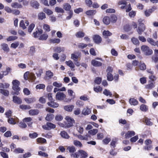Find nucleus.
<instances>
[{
	"label": "nucleus",
	"instance_id": "f257e3e1",
	"mask_svg": "<svg viewBox=\"0 0 158 158\" xmlns=\"http://www.w3.org/2000/svg\"><path fill=\"white\" fill-rule=\"evenodd\" d=\"M12 89L15 91L13 94V95H18L19 94V91L20 90V88L19 87L20 82L17 80H15L12 82Z\"/></svg>",
	"mask_w": 158,
	"mask_h": 158
},
{
	"label": "nucleus",
	"instance_id": "f03ea898",
	"mask_svg": "<svg viewBox=\"0 0 158 158\" xmlns=\"http://www.w3.org/2000/svg\"><path fill=\"white\" fill-rule=\"evenodd\" d=\"M66 95L63 92H59L57 93L56 95V99L59 101L64 100L65 102H69L71 101V99H65Z\"/></svg>",
	"mask_w": 158,
	"mask_h": 158
},
{
	"label": "nucleus",
	"instance_id": "7ed1b4c3",
	"mask_svg": "<svg viewBox=\"0 0 158 158\" xmlns=\"http://www.w3.org/2000/svg\"><path fill=\"white\" fill-rule=\"evenodd\" d=\"M142 52L145 55L149 56L152 55L153 53L152 50L148 46L146 45H143L141 46V48Z\"/></svg>",
	"mask_w": 158,
	"mask_h": 158
},
{
	"label": "nucleus",
	"instance_id": "20e7f679",
	"mask_svg": "<svg viewBox=\"0 0 158 158\" xmlns=\"http://www.w3.org/2000/svg\"><path fill=\"white\" fill-rule=\"evenodd\" d=\"M56 125L51 123H47L46 125H43L42 127L43 129L47 130H50L52 129H54L56 127Z\"/></svg>",
	"mask_w": 158,
	"mask_h": 158
},
{
	"label": "nucleus",
	"instance_id": "39448f33",
	"mask_svg": "<svg viewBox=\"0 0 158 158\" xmlns=\"http://www.w3.org/2000/svg\"><path fill=\"white\" fill-rule=\"evenodd\" d=\"M157 7L156 6H153L152 8L146 10L144 11V14L147 17H149L151 14L155 10L157 9Z\"/></svg>",
	"mask_w": 158,
	"mask_h": 158
},
{
	"label": "nucleus",
	"instance_id": "423d86ee",
	"mask_svg": "<svg viewBox=\"0 0 158 158\" xmlns=\"http://www.w3.org/2000/svg\"><path fill=\"white\" fill-rule=\"evenodd\" d=\"M67 120L68 124L66 126L68 127H72L73 125V123L74 122V120L69 116H67L65 118Z\"/></svg>",
	"mask_w": 158,
	"mask_h": 158
},
{
	"label": "nucleus",
	"instance_id": "0eeeda50",
	"mask_svg": "<svg viewBox=\"0 0 158 158\" xmlns=\"http://www.w3.org/2000/svg\"><path fill=\"white\" fill-rule=\"evenodd\" d=\"M29 24L28 21L27 20H22L20 22V27L23 29H25Z\"/></svg>",
	"mask_w": 158,
	"mask_h": 158
},
{
	"label": "nucleus",
	"instance_id": "6e6552de",
	"mask_svg": "<svg viewBox=\"0 0 158 158\" xmlns=\"http://www.w3.org/2000/svg\"><path fill=\"white\" fill-rule=\"evenodd\" d=\"M91 112V109L87 106L83 109L81 111V113L84 115H87L90 114Z\"/></svg>",
	"mask_w": 158,
	"mask_h": 158
},
{
	"label": "nucleus",
	"instance_id": "1a4fd4ad",
	"mask_svg": "<svg viewBox=\"0 0 158 158\" xmlns=\"http://www.w3.org/2000/svg\"><path fill=\"white\" fill-rule=\"evenodd\" d=\"M145 29V27L143 23H139L137 29V31L139 34H141Z\"/></svg>",
	"mask_w": 158,
	"mask_h": 158
},
{
	"label": "nucleus",
	"instance_id": "9d476101",
	"mask_svg": "<svg viewBox=\"0 0 158 158\" xmlns=\"http://www.w3.org/2000/svg\"><path fill=\"white\" fill-rule=\"evenodd\" d=\"M74 108V106L73 105H66L64 106V109L65 111L69 112H72Z\"/></svg>",
	"mask_w": 158,
	"mask_h": 158
},
{
	"label": "nucleus",
	"instance_id": "9b49d317",
	"mask_svg": "<svg viewBox=\"0 0 158 158\" xmlns=\"http://www.w3.org/2000/svg\"><path fill=\"white\" fill-rule=\"evenodd\" d=\"M75 136L77 137L79 139L81 140H88L89 137V136L88 134H86L85 136L82 135H75Z\"/></svg>",
	"mask_w": 158,
	"mask_h": 158
},
{
	"label": "nucleus",
	"instance_id": "f8f14e48",
	"mask_svg": "<svg viewBox=\"0 0 158 158\" xmlns=\"http://www.w3.org/2000/svg\"><path fill=\"white\" fill-rule=\"evenodd\" d=\"M47 104L48 106L54 108L58 107L59 105L57 103L54 102L53 100L48 102Z\"/></svg>",
	"mask_w": 158,
	"mask_h": 158
},
{
	"label": "nucleus",
	"instance_id": "ddd939ff",
	"mask_svg": "<svg viewBox=\"0 0 158 158\" xmlns=\"http://www.w3.org/2000/svg\"><path fill=\"white\" fill-rule=\"evenodd\" d=\"M32 120V119L31 117H27L24 118L23 119V122L27 123L29 126H31L33 123V122L31 121Z\"/></svg>",
	"mask_w": 158,
	"mask_h": 158
},
{
	"label": "nucleus",
	"instance_id": "4468645a",
	"mask_svg": "<svg viewBox=\"0 0 158 158\" xmlns=\"http://www.w3.org/2000/svg\"><path fill=\"white\" fill-rule=\"evenodd\" d=\"M78 153L79 155V156H80V158H85L87 157L88 156L87 153L85 151L82 150H79Z\"/></svg>",
	"mask_w": 158,
	"mask_h": 158
},
{
	"label": "nucleus",
	"instance_id": "2eb2a0df",
	"mask_svg": "<svg viewBox=\"0 0 158 158\" xmlns=\"http://www.w3.org/2000/svg\"><path fill=\"white\" fill-rule=\"evenodd\" d=\"M13 101L15 103L18 104H20L22 102V100L20 98L15 96L13 97Z\"/></svg>",
	"mask_w": 158,
	"mask_h": 158
},
{
	"label": "nucleus",
	"instance_id": "dca6fc26",
	"mask_svg": "<svg viewBox=\"0 0 158 158\" xmlns=\"http://www.w3.org/2000/svg\"><path fill=\"white\" fill-rule=\"evenodd\" d=\"M93 39L94 42L97 44L100 43L102 40V38L101 37L98 35H94Z\"/></svg>",
	"mask_w": 158,
	"mask_h": 158
},
{
	"label": "nucleus",
	"instance_id": "f3484780",
	"mask_svg": "<svg viewBox=\"0 0 158 158\" xmlns=\"http://www.w3.org/2000/svg\"><path fill=\"white\" fill-rule=\"evenodd\" d=\"M24 100L27 104H30L34 102L35 101V98H24Z\"/></svg>",
	"mask_w": 158,
	"mask_h": 158
},
{
	"label": "nucleus",
	"instance_id": "a211bd4d",
	"mask_svg": "<svg viewBox=\"0 0 158 158\" xmlns=\"http://www.w3.org/2000/svg\"><path fill=\"white\" fill-rule=\"evenodd\" d=\"M135 132L133 131H128L125 135V138L126 139L131 137L135 135Z\"/></svg>",
	"mask_w": 158,
	"mask_h": 158
},
{
	"label": "nucleus",
	"instance_id": "6ab92c4d",
	"mask_svg": "<svg viewBox=\"0 0 158 158\" xmlns=\"http://www.w3.org/2000/svg\"><path fill=\"white\" fill-rule=\"evenodd\" d=\"M91 64L94 66L98 67L102 65V63L100 61L93 60L91 61Z\"/></svg>",
	"mask_w": 158,
	"mask_h": 158
},
{
	"label": "nucleus",
	"instance_id": "aec40b11",
	"mask_svg": "<svg viewBox=\"0 0 158 158\" xmlns=\"http://www.w3.org/2000/svg\"><path fill=\"white\" fill-rule=\"evenodd\" d=\"M129 102L131 105L135 106L138 103V101L134 98H131L129 100Z\"/></svg>",
	"mask_w": 158,
	"mask_h": 158
},
{
	"label": "nucleus",
	"instance_id": "412c9836",
	"mask_svg": "<svg viewBox=\"0 0 158 158\" xmlns=\"http://www.w3.org/2000/svg\"><path fill=\"white\" fill-rule=\"evenodd\" d=\"M35 73L37 77H40L43 73V70L41 68H37L35 69Z\"/></svg>",
	"mask_w": 158,
	"mask_h": 158
},
{
	"label": "nucleus",
	"instance_id": "4be33fe9",
	"mask_svg": "<svg viewBox=\"0 0 158 158\" xmlns=\"http://www.w3.org/2000/svg\"><path fill=\"white\" fill-rule=\"evenodd\" d=\"M0 92L5 96H8L9 94V91L7 90L4 89H0Z\"/></svg>",
	"mask_w": 158,
	"mask_h": 158
},
{
	"label": "nucleus",
	"instance_id": "5701e85b",
	"mask_svg": "<svg viewBox=\"0 0 158 158\" xmlns=\"http://www.w3.org/2000/svg\"><path fill=\"white\" fill-rule=\"evenodd\" d=\"M38 19L39 20H42L46 17V15L43 12H40L38 14Z\"/></svg>",
	"mask_w": 158,
	"mask_h": 158
},
{
	"label": "nucleus",
	"instance_id": "b1692460",
	"mask_svg": "<svg viewBox=\"0 0 158 158\" xmlns=\"http://www.w3.org/2000/svg\"><path fill=\"white\" fill-rule=\"evenodd\" d=\"M31 6L36 9L39 8L40 6L39 3L37 1H36L32 2L31 3Z\"/></svg>",
	"mask_w": 158,
	"mask_h": 158
},
{
	"label": "nucleus",
	"instance_id": "393cba45",
	"mask_svg": "<svg viewBox=\"0 0 158 158\" xmlns=\"http://www.w3.org/2000/svg\"><path fill=\"white\" fill-rule=\"evenodd\" d=\"M73 144L76 147L81 148L83 147V145L82 143L79 141L75 140L73 141Z\"/></svg>",
	"mask_w": 158,
	"mask_h": 158
},
{
	"label": "nucleus",
	"instance_id": "a878e982",
	"mask_svg": "<svg viewBox=\"0 0 158 158\" xmlns=\"http://www.w3.org/2000/svg\"><path fill=\"white\" fill-rule=\"evenodd\" d=\"M39 113V111L37 110H31L29 111V113L31 115H37Z\"/></svg>",
	"mask_w": 158,
	"mask_h": 158
},
{
	"label": "nucleus",
	"instance_id": "bb28decb",
	"mask_svg": "<svg viewBox=\"0 0 158 158\" xmlns=\"http://www.w3.org/2000/svg\"><path fill=\"white\" fill-rule=\"evenodd\" d=\"M63 9L66 11H69L71 9V5L68 3H64L63 6Z\"/></svg>",
	"mask_w": 158,
	"mask_h": 158
},
{
	"label": "nucleus",
	"instance_id": "cd10ccee",
	"mask_svg": "<svg viewBox=\"0 0 158 158\" xmlns=\"http://www.w3.org/2000/svg\"><path fill=\"white\" fill-rule=\"evenodd\" d=\"M54 51L58 53H60L61 52H63L64 50V48L60 47H57L54 48Z\"/></svg>",
	"mask_w": 158,
	"mask_h": 158
},
{
	"label": "nucleus",
	"instance_id": "c85d7f7f",
	"mask_svg": "<svg viewBox=\"0 0 158 158\" xmlns=\"http://www.w3.org/2000/svg\"><path fill=\"white\" fill-rule=\"evenodd\" d=\"M1 46L2 49L5 51L8 52L9 51V48L7 44L3 43L1 44Z\"/></svg>",
	"mask_w": 158,
	"mask_h": 158
},
{
	"label": "nucleus",
	"instance_id": "c756f323",
	"mask_svg": "<svg viewBox=\"0 0 158 158\" xmlns=\"http://www.w3.org/2000/svg\"><path fill=\"white\" fill-rule=\"evenodd\" d=\"M96 13V11L95 10H90L87 11L85 12L86 14L87 15H93Z\"/></svg>",
	"mask_w": 158,
	"mask_h": 158
},
{
	"label": "nucleus",
	"instance_id": "7c9ffc66",
	"mask_svg": "<svg viewBox=\"0 0 158 158\" xmlns=\"http://www.w3.org/2000/svg\"><path fill=\"white\" fill-rule=\"evenodd\" d=\"M66 64L71 69H74L75 65L73 62L71 60L65 62Z\"/></svg>",
	"mask_w": 158,
	"mask_h": 158
},
{
	"label": "nucleus",
	"instance_id": "2f4dec72",
	"mask_svg": "<svg viewBox=\"0 0 158 158\" xmlns=\"http://www.w3.org/2000/svg\"><path fill=\"white\" fill-rule=\"evenodd\" d=\"M60 135L63 138L68 139L69 138V136L67 133L65 131H61L60 133Z\"/></svg>",
	"mask_w": 158,
	"mask_h": 158
},
{
	"label": "nucleus",
	"instance_id": "473e14b6",
	"mask_svg": "<svg viewBox=\"0 0 158 158\" xmlns=\"http://www.w3.org/2000/svg\"><path fill=\"white\" fill-rule=\"evenodd\" d=\"M11 6L14 8H21L22 7V5L19 4L17 2L13 3L11 4Z\"/></svg>",
	"mask_w": 158,
	"mask_h": 158
},
{
	"label": "nucleus",
	"instance_id": "72a5a7b5",
	"mask_svg": "<svg viewBox=\"0 0 158 158\" xmlns=\"http://www.w3.org/2000/svg\"><path fill=\"white\" fill-rule=\"evenodd\" d=\"M103 21L104 24L108 25L110 23V19L109 17L105 16L103 18Z\"/></svg>",
	"mask_w": 158,
	"mask_h": 158
},
{
	"label": "nucleus",
	"instance_id": "f704fd0d",
	"mask_svg": "<svg viewBox=\"0 0 158 158\" xmlns=\"http://www.w3.org/2000/svg\"><path fill=\"white\" fill-rule=\"evenodd\" d=\"M43 11L48 15H51L53 13L52 11L51 10L47 8H44L43 9Z\"/></svg>",
	"mask_w": 158,
	"mask_h": 158
},
{
	"label": "nucleus",
	"instance_id": "c9c22d12",
	"mask_svg": "<svg viewBox=\"0 0 158 158\" xmlns=\"http://www.w3.org/2000/svg\"><path fill=\"white\" fill-rule=\"evenodd\" d=\"M155 86V83L151 82L150 84L146 85H145V88L146 89H151Z\"/></svg>",
	"mask_w": 158,
	"mask_h": 158
},
{
	"label": "nucleus",
	"instance_id": "e433bc0d",
	"mask_svg": "<svg viewBox=\"0 0 158 158\" xmlns=\"http://www.w3.org/2000/svg\"><path fill=\"white\" fill-rule=\"evenodd\" d=\"M54 117V115L51 114H48L45 118V119L48 121H51Z\"/></svg>",
	"mask_w": 158,
	"mask_h": 158
},
{
	"label": "nucleus",
	"instance_id": "4c0bfd02",
	"mask_svg": "<svg viewBox=\"0 0 158 158\" xmlns=\"http://www.w3.org/2000/svg\"><path fill=\"white\" fill-rule=\"evenodd\" d=\"M112 34L108 31H104L103 32V35L105 38H107L108 36L111 35Z\"/></svg>",
	"mask_w": 158,
	"mask_h": 158
},
{
	"label": "nucleus",
	"instance_id": "58836bf2",
	"mask_svg": "<svg viewBox=\"0 0 158 158\" xmlns=\"http://www.w3.org/2000/svg\"><path fill=\"white\" fill-rule=\"evenodd\" d=\"M77 130L80 134H82L83 132L84 129L83 127L79 125H77L76 126Z\"/></svg>",
	"mask_w": 158,
	"mask_h": 158
},
{
	"label": "nucleus",
	"instance_id": "ea45409f",
	"mask_svg": "<svg viewBox=\"0 0 158 158\" xmlns=\"http://www.w3.org/2000/svg\"><path fill=\"white\" fill-rule=\"evenodd\" d=\"M139 66V68L141 70H144L146 69V65L144 63L140 62Z\"/></svg>",
	"mask_w": 158,
	"mask_h": 158
},
{
	"label": "nucleus",
	"instance_id": "a19ab883",
	"mask_svg": "<svg viewBox=\"0 0 158 158\" xmlns=\"http://www.w3.org/2000/svg\"><path fill=\"white\" fill-rule=\"evenodd\" d=\"M37 142L39 143H45L46 142V140L45 139L42 138H39L36 139Z\"/></svg>",
	"mask_w": 158,
	"mask_h": 158
},
{
	"label": "nucleus",
	"instance_id": "79ce46f5",
	"mask_svg": "<svg viewBox=\"0 0 158 158\" xmlns=\"http://www.w3.org/2000/svg\"><path fill=\"white\" fill-rule=\"evenodd\" d=\"M10 86V84L7 83H0V88H8Z\"/></svg>",
	"mask_w": 158,
	"mask_h": 158
},
{
	"label": "nucleus",
	"instance_id": "37998d69",
	"mask_svg": "<svg viewBox=\"0 0 158 158\" xmlns=\"http://www.w3.org/2000/svg\"><path fill=\"white\" fill-rule=\"evenodd\" d=\"M43 28L46 31L49 32L51 30L50 26L47 24H44L43 26Z\"/></svg>",
	"mask_w": 158,
	"mask_h": 158
},
{
	"label": "nucleus",
	"instance_id": "c03bdc74",
	"mask_svg": "<svg viewBox=\"0 0 158 158\" xmlns=\"http://www.w3.org/2000/svg\"><path fill=\"white\" fill-rule=\"evenodd\" d=\"M55 11L57 13H64V12L63 9L58 6L56 7L55 9Z\"/></svg>",
	"mask_w": 158,
	"mask_h": 158
},
{
	"label": "nucleus",
	"instance_id": "a18cd8bd",
	"mask_svg": "<svg viewBox=\"0 0 158 158\" xmlns=\"http://www.w3.org/2000/svg\"><path fill=\"white\" fill-rule=\"evenodd\" d=\"M98 130L96 129H94L93 130H91L89 131L88 133L92 135H95L98 132Z\"/></svg>",
	"mask_w": 158,
	"mask_h": 158
},
{
	"label": "nucleus",
	"instance_id": "49530a36",
	"mask_svg": "<svg viewBox=\"0 0 158 158\" xmlns=\"http://www.w3.org/2000/svg\"><path fill=\"white\" fill-rule=\"evenodd\" d=\"M19 42L18 41H15L11 44L10 47L14 49H16L19 45Z\"/></svg>",
	"mask_w": 158,
	"mask_h": 158
},
{
	"label": "nucleus",
	"instance_id": "de8ad7c7",
	"mask_svg": "<svg viewBox=\"0 0 158 158\" xmlns=\"http://www.w3.org/2000/svg\"><path fill=\"white\" fill-rule=\"evenodd\" d=\"M24 150L20 148H16L14 151V152L16 154L22 153L23 152Z\"/></svg>",
	"mask_w": 158,
	"mask_h": 158
},
{
	"label": "nucleus",
	"instance_id": "09e8293b",
	"mask_svg": "<svg viewBox=\"0 0 158 158\" xmlns=\"http://www.w3.org/2000/svg\"><path fill=\"white\" fill-rule=\"evenodd\" d=\"M19 107L21 109L23 110H28L31 108L30 106L25 105H20Z\"/></svg>",
	"mask_w": 158,
	"mask_h": 158
},
{
	"label": "nucleus",
	"instance_id": "8fccbe9b",
	"mask_svg": "<svg viewBox=\"0 0 158 158\" xmlns=\"http://www.w3.org/2000/svg\"><path fill=\"white\" fill-rule=\"evenodd\" d=\"M18 37L16 36H9L7 38L6 40L8 41H10L16 40L18 39Z\"/></svg>",
	"mask_w": 158,
	"mask_h": 158
},
{
	"label": "nucleus",
	"instance_id": "3c124183",
	"mask_svg": "<svg viewBox=\"0 0 158 158\" xmlns=\"http://www.w3.org/2000/svg\"><path fill=\"white\" fill-rule=\"evenodd\" d=\"M48 35L47 34H44L41 35L39 37V40H45L48 38Z\"/></svg>",
	"mask_w": 158,
	"mask_h": 158
},
{
	"label": "nucleus",
	"instance_id": "603ef678",
	"mask_svg": "<svg viewBox=\"0 0 158 158\" xmlns=\"http://www.w3.org/2000/svg\"><path fill=\"white\" fill-rule=\"evenodd\" d=\"M67 150L70 153H73L76 151L75 147L73 146L71 147H68Z\"/></svg>",
	"mask_w": 158,
	"mask_h": 158
},
{
	"label": "nucleus",
	"instance_id": "864d4df0",
	"mask_svg": "<svg viewBox=\"0 0 158 158\" xmlns=\"http://www.w3.org/2000/svg\"><path fill=\"white\" fill-rule=\"evenodd\" d=\"M85 3L86 5L89 7L92 6L93 2L91 0H85Z\"/></svg>",
	"mask_w": 158,
	"mask_h": 158
},
{
	"label": "nucleus",
	"instance_id": "5fc2aeb1",
	"mask_svg": "<svg viewBox=\"0 0 158 158\" xmlns=\"http://www.w3.org/2000/svg\"><path fill=\"white\" fill-rule=\"evenodd\" d=\"M94 90L97 93L101 92H102V89L100 86H98L94 88Z\"/></svg>",
	"mask_w": 158,
	"mask_h": 158
},
{
	"label": "nucleus",
	"instance_id": "6e6d98bb",
	"mask_svg": "<svg viewBox=\"0 0 158 158\" xmlns=\"http://www.w3.org/2000/svg\"><path fill=\"white\" fill-rule=\"evenodd\" d=\"M131 40L134 44L136 45L139 44V42L137 39L135 37H133L131 39Z\"/></svg>",
	"mask_w": 158,
	"mask_h": 158
},
{
	"label": "nucleus",
	"instance_id": "4d7b16f0",
	"mask_svg": "<svg viewBox=\"0 0 158 158\" xmlns=\"http://www.w3.org/2000/svg\"><path fill=\"white\" fill-rule=\"evenodd\" d=\"M140 109L142 111L146 112L148 110V108L146 105L142 104L140 106Z\"/></svg>",
	"mask_w": 158,
	"mask_h": 158
},
{
	"label": "nucleus",
	"instance_id": "13d9d810",
	"mask_svg": "<svg viewBox=\"0 0 158 158\" xmlns=\"http://www.w3.org/2000/svg\"><path fill=\"white\" fill-rule=\"evenodd\" d=\"M76 104L77 106L81 107L83 106L84 105V103L82 101L80 100H77L76 103Z\"/></svg>",
	"mask_w": 158,
	"mask_h": 158
},
{
	"label": "nucleus",
	"instance_id": "bf43d9fd",
	"mask_svg": "<svg viewBox=\"0 0 158 158\" xmlns=\"http://www.w3.org/2000/svg\"><path fill=\"white\" fill-rule=\"evenodd\" d=\"M60 40L59 39L56 38L53 39H51L50 42L52 43H59L60 42Z\"/></svg>",
	"mask_w": 158,
	"mask_h": 158
},
{
	"label": "nucleus",
	"instance_id": "052dcab7",
	"mask_svg": "<svg viewBox=\"0 0 158 158\" xmlns=\"http://www.w3.org/2000/svg\"><path fill=\"white\" fill-rule=\"evenodd\" d=\"M103 94L106 96H111L112 95V94L109 90L106 89L104 90L103 92Z\"/></svg>",
	"mask_w": 158,
	"mask_h": 158
},
{
	"label": "nucleus",
	"instance_id": "680f3d73",
	"mask_svg": "<svg viewBox=\"0 0 158 158\" xmlns=\"http://www.w3.org/2000/svg\"><path fill=\"white\" fill-rule=\"evenodd\" d=\"M68 16H67L66 18L67 20H69L72 18L73 15V11L72 10L70 11L68 13Z\"/></svg>",
	"mask_w": 158,
	"mask_h": 158
},
{
	"label": "nucleus",
	"instance_id": "e2e57ef3",
	"mask_svg": "<svg viewBox=\"0 0 158 158\" xmlns=\"http://www.w3.org/2000/svg\"><path fill=\"white\" fill-rule=\"evenodd\" d=\"M107 80L109 81H112L113 79L112 75L110 73H108L107 75Z\"/></svg>",
	"mask_w": 158,
	"mask_h": 158
},
{
	"label": "nucleus",
	"instance_id": "0e129e2a",
	"mask_svg": "<svg viewBox=\"0 0 158 158\" xmlns=\"http://www.w3.org/2000/svg\"><path fill=\"white\" fill-rule=\"evenodd\" d=\"M53 85L56 87L59 88L62 86V84L56 81H55L53 83Z\"/></svg>",
	"mask_w": 158,
	"mask_h": 158
},
{
	"label": "nucleus",
	"instance_id": "69168bd1",
	"mask_svg": "<svg viewBox=\"0 0 158 158\" xmlns=\"http://www.w3.org/2000/svg\"><path fill=\"white\" fill-rule=\"evenodd\" d=\"M147 41L151 45L153 46L156 45V42L154 41V40H153L152 39L150 38H148L147 39Z\"/></svg>",
	"mask_w": 158,
	"mask_h": 158
},
{
	"label": "nucleus",
	"instance_id": "338daca9",
	"mask_svg": "<svg viewBox=\"0 0 158 158\" xmlns=\"http://www.w3.org/2000/svg\"><path fill=\"white\" fill-rule=\"evenodd\" d=\"M35 26V25L33 23H32L30 25L28 28V31L29 33L31 32Z\"/></svg>",
	"mask_w": 158,
	"mask_h": 158
},
{
	"label": "nucleus",
	"instance_id": "774afa93",
	"mask_svg": "<svg viewBox=\"0 0 158 158\" xmlns=\"http://www.w3.org/2000/svg\"><path fill=\"white\" fill-rule=\"evenodd\" d=\"M46 75L49 78H51L53 76V73L51 71L48 70L46 72Z\"/></svg>",
	"mask_w": 158,
	"mask_h": 158
}]
</instances>
